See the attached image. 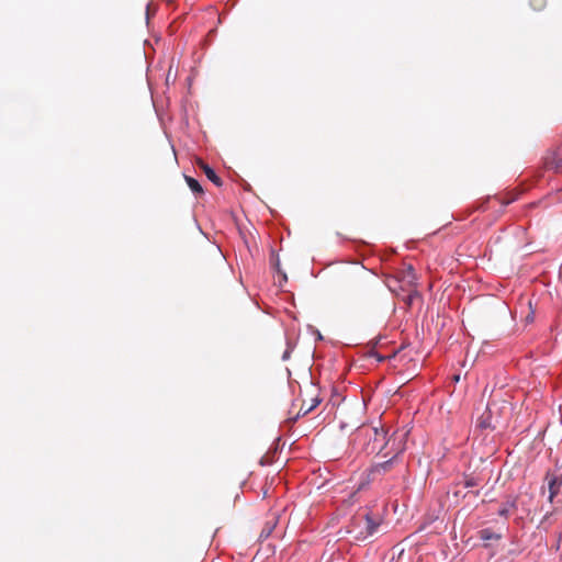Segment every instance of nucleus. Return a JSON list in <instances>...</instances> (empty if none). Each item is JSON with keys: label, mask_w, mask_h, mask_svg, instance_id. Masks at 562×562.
Listing matches in <instances>:
<instances>
[{"label": "nucleus", "mask_w": 562, "mask_h": 562, "mask_svg": "<svg viewBox=\"0 0 562 562\" xmlns=\"http://www.w3.org/2000/svg\"><path fill=\"white\" fill-rule=\"evenodd\" d=\"M374 438V442L376 441H383L384 438H385V434L383 431V429L379 430L378 428H374V427H360L357 432L355 434V440H358L359 438ZM378 449V447L375 446V443H373L372 446L368 445L366 447V451L368 453H373L375 452V450ZM379 449H381V447L379 446Z\"/></svg>", "instance_id": "f257e3e1"}, {"label": "nucleus", "mask_w": 562, "mask_h": 562, "mask_svg": "<svg viewBox=\"0 0 562 562\" xmlns=\"http://www.w3.org/2000/svg\"><path fill=\"white\" fill-rule=\"evenodd\" d=\"M546 166L557 172H562V146L546 158Z\"/></svg>", "instance_id": "f03ea898"}, {"label": "nucleus", "mask_w": 562, "mask_h": 562, "mask_svg": "<svg viewBox=\"0 0 562 562\" xmlns=\"http://www.w3.org/2000/svg\"><path fill=\"white\" fill-rule=\"evenodd\" d=\"M549 485V501L552 503L553 498L560 493L562 486V474L561 475H548Z\"/></svg>", "instance_id": "7ed1b4c3"}, {"label": "nucleus", "mask_w": 562, "mask_h": 562, "mask_svg": "<svg viewBox=\"0 0 562 562\" xmlns=\"http://www.w3.org/2000/svg\"><path fill=\"white\" fill-rule=\"evenodd\" d=\"M366 528L368 535H373L378 531L379 526L381 525L382 519L379 517H373L371 514H366Z\"/></svg>", "instance_id": "20e7f679"}, {"label": "nucleus", "mask_w": 562, "mask_h": 562, "mask_svg": "<svg viewBox=\"0 0 562 562\" xmlns=\"http://www.w3.org/2000/svg\"><path fill=\"white\" fill-rule=\"evenodd\" d=\"M404 450V445L403 443H400V446L397 447L396 449V452H395V456L391 459H389L387 461L385 462H382V463H378L374 468H373V472H376V473H381V472H386L390 470L391 465L393 464V461L394 459L397 457L398 453H401L402 451Z\"/></svg>", "instance_id": "39448f33"}, {"label": "nucleus", "mask_w": 562, "mask_h": 562, "mask_svg": "<svg viewBox=\"0 0 562 562\" xmlns=\"http://www.w3.org/2000/svg\"><path fill=\"white\" fill-rule=\"evenodd\" d=\"M200 167L202 168V170L204 171L205 176L207 177V179L210 181H212L217 187L222 186L221 178L216 175V172L209 165L201 162Z\"/></svg>", "instance_id": "423d86ee"}, {"label": "nucleus", "mask_w": 562, "mask_h": 562, "mask_svg": "<svg viewBox=\"0 0 562 562\" xmlns=\"http://www.w3.org/2000/svg\"><path fill=\"white\" fill-rule=\"evenodd\" d=\"M186 179V182L188 184V187L191 189V191L195 194H203V188L202 186L199 183V181L190 176H186L184 177Z\"/></svg>", "instance_id": "0eeeda50"}, {"label": "nucleus", "mask_w": 562, "mask_h": 562, "mask_svg": "<svg viewBox=\"0 0 562 562\" xmlns=\"http://www.w3.org/2000/svg\"><path fill=\"white\" fill-rule=\"evenodd\" d=\"M479 533H480V539H482L484 541L501 539V535L495 533L490 528L482 529Z\"/></svg>", "instance_id": "6e6552de"}, {"label": "nucleus", "mask_w": 562, "mask_h": 562, "mask_svg": "<svg viewBox=\"0 0 562 562\" xmlns=\"http://www.w3.org/2000/svg\"><path fill=\"white\" fill-rule=\"evenodd\" d=\"M515 506H516V502L515 501L507 502L505 505H503L498 509V515L502 516V517H508L510 508H514Z\"/></svg>", "instance_id": "1a4fd4ad"}, {"label": "nucleus", "mask_w": 562, "mask_h": 562, "mask_svg": "<svg viewBox=\"0 0 562 562\" xmlns=\"http://www.w3.org/2000/svg\"><path fill=\"white\" fill-rule=\"evenodd\" d=\"M530 4L537 9V10H540L541 8L544 7L546 4V0H530Z\"/></svg>", "instance_id": "9d476101"}, {"label": "nucleus", "mask_w": 562, "mask_h": 562, "mask_svg": "<svg viewBox=\"0 0 562 562\" xmlns=\"http://www.w3.org/2000/svg\"><path fill=\"white\" fill-rule=\"evenodd\" d=\"M475 485H476V483H475V481H474V479H473V477L468 479V480L465 481V486H467V487H471V486H475Z\"/></svg>", "instance_id": "9b49d317"}, {"label": "nucleus", "mask_w": 562, "mask_h": 562, "mask_svg": "<svg viewBox=\"0 0 562 562\" xmlns=\"http://www.w3.org/2000/svg\"><path fill=\"white\" fill-rule=\"evenodd\" d=\"M288 357H289V351L286 350V351L284 352V355H283L282 359H283V360H285V359H288Z\"/></svg>", "instance_id": "f8f14e48"}]
</instances>
